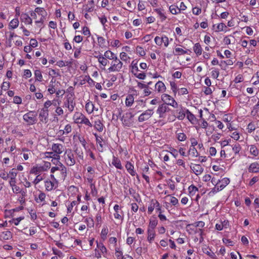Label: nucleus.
Instances as JSON below:
<instances>
[{
  "label": "nucleus",
  "instance_id": "1",
  "mask_svg": "<svg viewBox=\"0 0 259 259\" xmlns=\"http://www.w3.org/2000/svg\"><path fill=\"white\" fill-rule=\"evenodd\" d=\"M60 155H57L52 159L51 161L54 164L57 165L51 169V173L55 174L57 171H60L59 178L61 180H65L67 176L66 167L60 161Z\"/></svg>",
  "mask_w": 259,
  "mask_h": 259
},
{
  "label": "nucleus",
  "instance_id": "2",
  "mask_svg": "<svg viewBox=\"0 0 259 259\" xmlns=\"http://www.w3.org/2000/svg\"><path fill=\"white\" fill-rule=\"evenodd\" d=\"M54 174L50 175L51 179H47L45 181V187L47 191H51L56 189L58 186V182L57 178L55 177Z\"/></svg>",
  "mask_w": 259,
  "mask_h": 259
},
{
  "label": "nucleus",
  "instance_id": "3",
  "mask_svg": "<svg viewBox=\"0 0 259 259\" xmlns=\"http://www.w3.org/2000/svg\"><path fill=\"white\" fill-rule=\"evenodd\" d=\"M75 105L74 94L71 93L67 95L64 102L63 107L67 108L69 112L71 113L74 110Z\"/></svg>",
  "mask_w": 259,
  "mask_h": 259
},
{
  "label": "nucleus",
  "instance_id": "4",
  "mask_svg": "<svg viewBox=\"0 0 259 259\" xmlns=\"http://www.w3.org/2000/svg\"><path fill=\"white\" fill-rule=\"evenodd\" d=\"M73 119L76 123L84 124L90 127L92 126V124L89 119L80 112H75L73 116Z\"/></svg>",
  "mask_w": 259,
  "mask_h": 259
},
{
  "label": "nucleus",
  "instance_id": "5",
  "mask_svg": "<svg viewBox=\"0 0 259 259\" xmlns=\"http://www.w3.org/2000/svg\"><path fill=\"white\" fill-rule=\"evenodd\" d=\"M51 163L49 162H45L43 165H37L33 166L30 173L34 175H40L42 172L47 171L51 167Z\"/></svg>",
  "mask_w": 259,
  "mask_h": 259
},
{
  "label": "nucleus",
  "instance_id": "6",
  "mask_svg": "<svg viewBox=\"0 0 259 259\" xmlns=\"http://www.w3.org/2000/svg\"><path fill=\"white\" fill-rule=\"evenodd\" d=\"M112 60V61L111 62L110 66L107 69L108 72L109 73L119 72L122 68V62L118 59L117 56L114 57Z\"/></svg>",
  "mask_w": 259,
  "mask_h": 259
},
{
  "label": "nucleus",
  "instance_id": "7",
  "mask_svg": "<svg viewBox=\"0 0 259 259\" xmlns=\"http://www.w3.org/2000/svg\"><path fill=\"white\" fill-rule=\"evenodd\" d=\"M36 113L35 111H30L23 116V120L28 125H33L36 122Z\"/></svg>",
  "mask_w": 259,
  "mask_h": 259
},
{
  "label": "nucleus",
  "instance_id": "8",
  "mask_svg": "<svg viewBox=\"0 0 259 259\" xmlns=\"http://www.w3.org/2000/svg\"><path fill=\"white\" fill-rule=\"evenodd\" d=\"M65 163L68 166H73L75 163L74 155L71 150H66L64 154Z\"/></svg>",
  "mask_w": 259,
  "mask_h": 259
},
{
  "label": "nucleus",
  "instance_id": "9",
  "mask_svg": "<svg viewBox=\"0 0 259 259\" xmlns=\"http://www.w3.org/2000/svg\"><path fill=\"white\" fill-rule=\"evenodd\" d=\"M162 101L164 104L167 105L171 106L174 108L178 107V104L176 100L171 96L167 94H163L161 96Z\"/></svg>",
  "mask_w": 259,
  "mask_h": 259
},
{
  "label": "nucleus",
  "instance_id": "10",
  "mask_svg": "<svg viewBox=\"0 0 259 259\" xmlns=\"http://www.w3.org/2000/svg\"><path fill=\"white\" fill-rule=\"evenodd\" d=\"M134 115L131 112L125 113L122 117V124L125 126L130 127L134 123L133 117Z\"/></svg>",
  "mask_w": 259,
  "mask_h": 259
},
{
  "label": "nucleus",
  "instance_id": "11",
  "mask_svg": "<svg viewBox=\"0 0 259 259\" xmlns=\"http://www.w3.org/2000/svg\"><path fill=\"white\" fill-rule=\"evenodd\" d=\"M154 111L152 109H148L141 114L138 117V121L142 122L149 119L153 115Z\"/></svg>",
  "mask_w": 259,
  "mask_h": 259
},
{
  "label": "nucleus",
  "instance_id": "12",
  "mask_svg": "<svg viewBox=\"0 0 259 259\" xmlns=\"http://www.w3.org/2000/svg\"><path fill=\"white\" fill-rule=\"evenodd\" d=\"M114 212V217L115 219L122 222L124 219V212L121 209V207L118 204H115L113 207Z\"/></svg>",
  "mask_w": 259,
  "mask_h": 259
},
{
  "label": "nucleus",
  "instance_id": "13",
  "mask_svg": "<svg viewBox=\"0 0 259 259\" xmlns=\"http://www.w3.org/2000/svg\"><path fill=\"white\" fill-rule=\"evenodd\" d=\"M155 43L159 46H161L163 44L164 46L166 48L169 45V39L167 36L165 35L160 36H156L154 38Z\"/></svg>",
  "mask_w": 259,
  "mask_h": 259
},
{
  "label": "nucleus",
  "instance_id": "14",
  "mask_svg": "<svg viewBox=\"0 0 259 259\" xmlns=\"http://www.w3.org/2000/svg\"><path fill=\"white\" fill-rule=\"evenodd\" d=\"M38 117L41 122L46 123L48 121L49 110L40 109L38 110Z\"/></svg>",
  "mask_w": 259,
  "mask_h": 259
},
{
  "label": "nucleus",
  "instance_id": "15",
  "mask_svg": "<svg viewBox=\"0 0 259 259\" xmlns=\"http://www.w3.org/2000/svg\"><path fill=\"white\" fill-rule=\"evenodd\" d=\"M169 110V108L164 104H160L156 110V113L159 115V117L163 118L165 117V113Z\"/></svg>",
  "mask_w": 259,
  "mask_h": 259
},
{
  "label": "nucleus",
  "instance_id": "16",
  "mask_svg": "<svg viewBox=\"0 0 259 259\" xmlns=\"http://www.w3.org/2000/svg\"><path fill=\"white\" fill-rule=\"evenodd\" d=\"M51 149L54 153H55V155H60L64 151L65 147L64 146L61 144L54 143L52 145Z\"/></svg>",
  "mask_w": 259,
  "mask_h": 259
},
{
  "label": "nucleus",
  "instance_id": "17",
  "mask_svg": "<svg viewBox=\"0 0 259 259\" xmlns=\"http://www.w3.org/2000/svg\"><path fill=\"white\" fill-rule=\"evenodd\" d=\"M248 170L250 173H259V161L251 163L248 166Z\"/></svg>",
  "mask_w": 259,
  "mask_h": 259
},
{
  "label": "nucleus",
  "instance_id": "18",
  "mask_svg": "<svg viewBox=\"0 0 259 259\" xmlns=\"http://www.w3.org/2000/svg\"><path fill=\"white\" fill-rule=\"evenodd\" d=\"M155 91L158 93H163L166 91V88L161 81H158L155 84Z\"/></svg>",
  "mask_w": 259,
  "mask_h": 259
},
{
  "label": "nucleus",
  "instance_id": "19",
  "mask_svg": "<svg viewBox=\"0 0 259 259\" xmlns=\"http://www.w3.org/2000/svg\"><path fill=\"white\" fill-rule=\"evenodd\" d=\"M212 27L214 31L216 32L220 31L227 32L228 31L227 26L223 23L214 24Z\"/></svg>",
  "mask_w": 259,
  "mask_h": 259
},
{
  "label": "nucleus",
  "instance_id": "20",
  "mask_svg": "<svg viewBox=\"0 0 259 259\" xmlns=\"http://www.w3.org/2000/svg\"><path fill=\"white\" fill-rule=\"evenodd\" d=\"M94 135L96 137L98 151L100 152H103L105 144L103 138L101 137L98 136L96 134H95Z\"/></svg>",
  "mask_w": 259,
  "mask_h": 259
},
{
  "label": "nucleus",
  "instance_id": "21",
  "mask_svg": "<svg viewBox=\"0 0 259 259\" xmlns=\"http://www.w3.org/2000/svg\"><path fill=\"white\" fill-rule=\"evenodd\" d=\"M190 167L193 172L197 176L201 175L204 170L203 167L200 164H194Z\"/></svg>",
  "mask_w": 259,
  "mask_h": 259
},
{
  "label": "nucleus",
  "instance_id": "22",
  "mask_svg": "<svg viewBox=\"0 0 259 259\" xmlns=\"http://www.w3.org/2000/svg\"><path fill=\"white\" fill-rule=\"evenodd\" d=\"M248 150L251 155L256 157L259 155V150L255 145H250L248 146Z\"/></svg>",
  "mask_w": 259,
  "mask_h": 259
},
{
  "label": "nucleus",
  "instance_id": "23",
  "mask_svg": "<svg viewBox=\"0 0 259 259\" xmlns=\"http://www.w3.org/2000/svg\"><path fill=\"white\" fill-rule=\"evenodd\" d=\"M125 167L127 172L132 176H135L137 175L136 171L135 170L134 165L131 162L127 161Z\"/></svg>",
  "mask_w": 259,
  "mask_h": 259
},
{
  "label": "nucleus",
  "instance_id": "24",
  "mask_svg": "<svg viewBox=\"0 0 259 259\" xmlns=\"http://www.w3.org/2000/svg\"><path fill=\"white\" fill-rule=\"evenodd\" d=\"M20 20L25 24H31L32 18L27 13H22L20 15Z\"/></svg>",
  "mask_w": 259,
  "mask_h": 259
},
{
  "label": "nucleus",
  "instance_id": "25",
  "mask_svg": "<svg viewBox=\"0 0 259 259\" xmlns=\"http://www.w3.org/2000/svg\"><path fill=\"white\" fill-rule=\"evenodd\" d=\"M134 97L132 94H128L125 97V105L127 107H131L134 103Z\"/></svg>",
  "mask_w": 259,
  "mask_h": 259
},
{
  "label": "nucleus",
  "instance_id": "26",
  "mask_svg": "<svg viewBox=\"0 0 259 259\" xmlns=\"http://www.w3.org/2000/svg\"><path fill=\"white\" fill-rule=\"evenodd\" d=\"M154 11L156 12L157 14L159 19H160L161 21H165L167 17L165 14V12L162 9H156L154 10Z\"/></svg>",
  "mask_w": 259,
  "mask_h": 259
},
{
  "label": "nucleus",
  "instance_id": "27",
  "mask_svg": "<svg viewBox=\"0 0 259 259\" xmlns=\"http://www.w3.org/2000/svg\"><path fill=\"white\" fill-rule=\"evenodd\" d=\"M230 182V179L228 178H224L220 180V184L218 185L219 189L222 190L229 184Z\"/></svg>",
  "mask_w": 259,
  "mask_h": 259
},
{
  "label": "nucleus",
  "instance_id": "28",
  "mask_svg": "<svg viewBox=\"0 0 259 259\" xmlns=\"http://www.w3.org/2000/svg\"><path fill=\"white\" fill-rule=\"evenodd\" d=\"M112 164L117 169H123L120 159L114 156H113Z\"/></svg>",
  "mask_w": 259,
  "mask_h": 259
},
{
  "label": "nucleus",
  "instance_id": "29",
  "mask_svg": "<svg viewBox=\"0 0 259 259\" xmlns=\"http://www.w3.org/2000/svg\"><path fill=\"white\" fill-rule=\"evenodd\" d=\"M85 108L89 114H91L94 110H98V109L95 108L94 105L91 101H89L86 103Z\"/></svg>",
  "mask_w": 259,
  "mask_h": 259
},
{
  "label": "nucleus",
  "instance_id": "30",
  "mask_svg": "<svg viewBox=\"0 0 259 259\" xmlns=\"http://www.w3.org/2000/svg\"><path fill=\"white\" fill-rule=\"evenodd\" d=\"M193 50L197 56H199L202 54V48L199 43H196L193 46Z\"/></svg>",
  "mask_w": 259,
  "mask_h": 259
},
{
  "label": "nucleus",
  "instance_id": "31",
  "mask_svg": "<svg viewBox=\"0 0 259 259\" xmlns=\"http://www.w3.org/2000/svg\"><path fill=\"white\" fill-rule=\"evenodd\" d=\"M177 138L179 141H184L187 139L186 135L182 132V130H178L176 132Z\"/></svg>",
  "mask_w": 259,
  "mask_h": 259
},
{
  "label": "nucleus",
  "instance_id": "32",
  "mask_svg": "<svg viewBox=\"0 0 259 259\" xmlns=\"http://www.w3.org/2000/svg\"><path fill=\"white\" fill-rule=\"evenodd\" d=\"M35 11L37 13V15L39 16L40 18H42V19H46V17L47 16V12L44 8L37 7L35 9Z\"/></svg>",
  "mask_w": 259,
  "mask_h": 259
},
{
  "label": "nucleus",
  "instance_id": "33",
  "mask_svg": "<svg viewBox=\"0 0 259 259\" xmlns=\"http://www.w3.org/2000/svg\"><path fill=\"white\" fill-rule=\"evenodd\" d=\"M96 242L98 249L99 250L100 252L102 253L103 255L105 257L107 253V249L106 247L102 243H98L97 241Z\"/></svg>",
  "mask_w": 259,
  "mask_h": 259
},
{
  "label": "nucleus",
  "instance_id": "34",
  "mask_svg": "<svg viewBox=\"0 0 259 259\" xmlns=\"http://www.w3.org/2000/svg\"><path fill=\"white\" fill-rule=\"evenodd\" d=\"M96 57L98 59L99 63L104 67L106 66L109 62L107 59L104 56L99 55L98 56H96Z\"/></svg>",
  "mask_w": 259,
  "mask_h": 259
},
{
  "label": "nucleus",
  "instance_id": "35",
  "mask_svg": "<svg viewBox=\"0 0 259 259\" xmlns=\"http://www.w3.org/2000/svg\"><path fill=\"white\" fill-rule=\"evenodd\" d=\"M157 224L158 221L155 218H151L150 220L148 229H152V230H154V229L157 226Z\"/></svg>",
  "mask_w": 259,
  "mask_h": 259
},
{
  "label": "nucleus",
  "instance_id": "36",
  "mask_svg": "<svg viewBox=\"0 0 259 259\" xmlns=\"http://www.w3.org/2000/svg\"><path fill=\"white\" fill-rule=\"evenodd\" d=\"M19 20L18 18H15L12 20L9 23V28L10 29H15L19 25Z\"/></svg>",
  "mask_w": 259,
  "mask_h": 259
},
{
  "label": "nucleus",
  "instance_id": "37",
  "mask_svg": "<svg viewBox=\"0 0 259 259\" xmlns=\"http://www.w3.org/2000/svg\"><path fill=\"white\" fill-rule=\"evenodd\" d=\"M1 236L4 240H9L12 238V233L9 231H4Z\"/></svg>",
  "mask_w": 259,
  "mask_h": 259
},
{
  "label": "nucleus",
  "instance_id": "38",
  "mask_svg": "<svg viewBox=\"0 0 259 259\" xmlns=\"http://www.w3.org/2000/svg\"><path fill=\"white\" fill-rule=\"evenodd\" d=\"M155 234L154 230H152V229H148V237L147 240L150 242L151 243L154 238H155Z\"/></svg>",
  "mask_w": 259,
  "mask_h": 259
},
{
  "label": "nucleus",
  "instance_id": "39",
  "mask_svg": "<svg viewBox=\"0 0 259 259\" xmlns=\"http://www.w3.org/2000/svg\"><path fill=\"white\" fill-rule=\"evenodd\" d=\"M104 56L107 59H108L109 60H113L114 57H116L117 56L111 51L108 50L104 53Z\"/></svg>",
  "mask_w": 259,
  "mask_h": 259
},
{
  "label": "nucleus",
  "instance_id": "40",
  "mask_svg": "<svg viewBox=\"0 0 259 259\" xmlns=\"http://www.w3.org/2000/svg\"><path fill=\"white\" fill-rule=\"evenodd\" d=\"M169 12L173 15H176L180 13V10H179L178 7L176 5H172L169 7Z\"/></svg>",
  "mask_w": 259,
  "mask_h": 259
},
{
  "label": "nucleus",
  "instance_id": "41",
  "mask_svg": "<svg viewBox=\"0 0 259 259\" xmlns=\"http://www.w3.org/2000/svg\"><path fill=\"white\" fill-rule=\"evenodd\" d=\"M210 70H211V77L214 79L218 78L220 74L219 69L218 68L213 67L211 68Z\"/></svg>",
  "mask_w": 259,
  "mask_h": 259
},
{
  "label": "nucleus",
  "instance_id": "42",
  "mask_svg": "<svg viewBox=\"0 0 259 259\" xmlns=\"http://www.w3.org/2000/svg\"><path fill=\"white\" fill-rule=\"evenodd\" d=\"M72 131V127L70 124H67L65 125L64 130H60V132L62 135H67L70 133Z\"/></svg>",
  "mask_w": 259,
  "mask_h": 259
},
{
  "label": "nucleus",
  "instance_id": "43",
  "mask_svg": "<svg viewBox=\"0 0 259 259\" xmlns=\"http://www.w3.org/2000/svg\"><path fill=\"white\" fill-rule=\"evenodd\" d=\"M34 74L36 81L40 82L42 80V75L40 70H36Z\"/></svg>",
  "mask_w": 259,
  "mask_h": 259
},
{
  "label": "nucleus",
  "instance_id": "44",
  "mask_svg": "<svg viewBox=\"0 0 259 259\" xmlns=\"http://www.w3.org/2000/svg\"><path fill=\"white\" fill-rule=\"evenodd\" d=\"M185 109L182 108L177 113V117L179 120H183L186 116Z\"/></svg>",
  "mask_w": 259,
  "mask_h": 259
},
{
  "label": "nucleus",
  "instance_id": "45",
  "mask_svg": "<svg viewBox=\"0 0 259 259\" xmlns=\"http://www.w3.org/2000/svg\"><path fill=\"white\" fill-rule=\"evenodd\" d=\"M189 153L193 157H197L199 155L195 147H190Z\"/></svg>",
  "mask_w": 259,
  "mask_h": 259
},
{
  "label": "nucleus",
  "instance_id": "46",
  "mask_svg": "<svg viewBox=\"0 0 259 259\" xmlns=\"http://www.w3.org/2000/svg\"><path fill=\"white\" fill-rule=\"evenodd\" d=\"M198 191V188L194 185H191L188 188V191L190 196H194L196 192Z\"/></svg>",
  "mask_w": 259,
  "mask_h": 259
},
{
  "label": "nucleus",
  "instance_id": "47",
  "mask_svg": "<svg viewBox=\"0 0 259 259\" xmlns=\"http://www.w3.org/2000/svg\"><path fill=\"white\" fill-rule=\"evenodd\" d=\"M232 149L235 155L238 154L241 149V146L239 144H236L232 146Z\"/></svg>",
  "mask_w": 259,
  "mask_h": 259
},
{
  "label": "nucleus",
  "instance_id": "48",
  "mask_svg": "<svg viewBox=\"0 0 259 259\" xmlns=\"http://www.w3.org/2000/svg\"><path fill=\"white\" fill-rule=\"evenodd\" d=\"M136 53L140 56L143 57L146 55V52L144 49L141 46H137L136 47Z\"/></svg>",
  "mask_w": 259,
  "mask_h": 259
},
{
  "label": "nucleus",
  "instance_id": "49",
  "mask_svg": "<svg viewBox=\"0 0 259 259\" xmlns=\"http://www.w3.org/2000/svg\"><path fill=\"white\" fill-rule=\"evenodd\" d=\"M109 232L107 226H104L101 232V236L103 239H105Z\"/></svg>",
  "mask_w": 259,
  "mask_h": 259
},
{
  "label": "nucleus",
  "instance_id": "50",
  "mask_svg": "<svg viewBox=\"0 0 259 259\" xmlns=\"http://www.w3.org/2000/svg\"><path fill=\"white\" fill-rule=\"evenodd\" d=\"M84 222H85L87 223V226L91 228V227H94V221L92 218L90 217V218H85V219L84 220Z\"/></svg>",
  "mask_w": 259,
  "mask_h": 259
},
{
  "label": "nucleus",
  "instance_id": "51",
  "mask_svg": "<svg viewBox=\"0 0 259 259\" xmlns=\"http://www.w3.org/2000/svg\"><path fill=\"white\" fill-rule=\"evenodd\" d=\"M135 61L134 60L132 61L131 63V67H132V72L133 74L135 73L136 72L139 71L138 67L137 65V62H135Z\"/></svg>",
  "mask_w": 259,
  "mask_h": 259
},
{
  "label": "nucleus",
  "instance_id": "52",
  "mask_svg": "<svg viewBox=\"0 0 259 259\" xmlns=\"http://www.w3.org/2000/svg\"><path fill=\"white\" fill-rule=\"evenodd\" d=\"M115 255L117 259H123V256L121 250L119 248L116 247L115 249Z\"/></svg>",
  "mask_w": 259,
  "mask_h": 259
},
{
  "label": "nucleus",
  "instance_id": "53",
  "mask_svg": "<svg viewBox=\"0 0 259 259\" xmlns=\"http://www.w3.org/2000/svg\"><path fill=\"white\" fill-rule=\"evenodd\" d=\"M174 53L176 55H181L187 54V51L180 48H176Z\"/></svg>",
  "mask_w": 259,
  "mask_h": 259
},
{
  "label": "nucleus",
  "instance_id": "54",
  "mask_svg": "<svg viewBox=\"0 0 259 259\" xmlns=\"http://www.w3.org/2000/svg\"><path fill=\"white\" fill-rule=\"evenodd\" d=\"M155 200H152L151 201L150 204H149L148 207V212L149 214H151L153 210L154 209L155 207V203L154 202V201H155Z\"/></svg>",
  "mask_w": 259,
  "mask_h": 259
},
{
  "label": "nucleus",
  "instance_id": "55",
  "mask_svg": "<svg viewBox=\"0 0 259 259\" xmlns=\"http://www.w3.org/2000/svg\"><path fill=\"white\" fill-rule=\"evenodd\" d=\"M186 112L187 113V118L190 122H192L195 119L194 114H192L189 110L186 109Z\"/></svg>",
  "mask_w": 259,
  "mask_h": 259
},
{
  "label": "nucleus",
  "instance_id": "56",
  "mask_svg": "<svg viewBox=\"0 0 259 259\" xmlns=\"http://www.w3.org/2000/svg\"><path fill=\"white\" fill-rule=\"evenodd\" d=\"M36 178L34 179L32 183L34 185L38 184L40 182L44 180V176L41 175H36Z\"/></svg>",
  "mask_w": 259,
  "mask_h": 259
},
{
  "label": "nucleus",
  "instance_id": "57",
  "mask_svg": "<svg viewBox=\"0 0 259 259\" xmlns=\"http://www.w3.org/2000/svg\"><path fill=\"white\" fill-rule=\"evenodd\" d=\"M9 178H14L16 179V177L17 175V172L16 171V169L14 168H12L9 171Z\"/></svg>",
  "mask_w": 259,
  "mask_h": 259
},
{
  "label": "nucleus",
  "instance_id": "58",
  "mask_svg": "<svg viewBox=\"0 0 259 259\" xmlns=\"http://www.w3.org/2000/svg\"><path fill=\"white\" fill-rule=\"evenodd\" d=\"M23 219H24V217H19V218H17L13 219L9 222L10 223H12L15 225L17 226V225H19V224L20 222V221H22Z\"/></svg>",
  "mask_w": 259,
  "mask_h": 259
},
{
  "label": "nucleus",
  "instance_id": "59",
  "mask_svg": "<svg viewBox=\"0 0 259 259\" xmlns=\"http://www.w3.org/2000/svg\"><path fill=\"white\" fill-rule=\"evenodd\" d=\"M203 91L205 95H210L212 93L213 90L208 87H204Z\"/></svg>",
  "mask_w": 259,
  "mask_h": 259
},
{
  "label": "nucleus",
  "instance_id": "60",
  "mask_svg": "<svg viewBox=\"0 0 259 259\" xmlns=\"http://www.w3.org/2000/svg\"><path fill=\"white\" fill-rule=\"evenodd\" d=\"M0 177L4 180L7 181L9 179V174L5 170H1L0 172Z\"/></svg>",
  "mask_w": 259,
  "mask_h": 259
},
{
  "label": "nucleus",
  "instance_id": "61",
  "mask_svg": "<svg viewBox=\"0 0 259 259\" xmlns=\"http://www.w3.org/2000/svg\"><path fill=\"white\" fill-rule=\"evenodd\" d=\"M188 94V91L186 88H180L178 90V95L182 96Z\"/></svg>",
  "mask_w": 259,
  "mask_h": 259
},
{
  "label": "nucleus",
  "instance_id": "62",
  "mask_svg": "<svg viewBox=\"0 0 259 259\" xmlns=\"http://www.w3.org/2000/svg\"><path fill=\"white\" fill-rule=\"evenodd\" d=\"M120 59L124 61H127L130 59V57L127 55L125 52H121L119 55Z\"/></svg>",
  "mask_w": 259,
  "mask_h": 259
},
{
  "label": "nucleus",
  "instance_id": "63",
  "mask_svg": "<svg viewBox=\"0 0 259 259\" xmlns=\"http://www.w3.org/2000/svg\"><path fill=\"white\" fill-rule=\"evenodd\" d=\"M221 191L219 189V187L218 186H215L208 193V195L210 196L214 195L218 192Z\"/></svg>",
  "mask_w": 259,
  "mask_h": 259
},
{
  "label": "nucleus",
  "instance_id": "64",
  "mask_svg": "<svg viewBox=\"0 0 259 259\" xmlns=\"http://www.w3.org/2000/svg\"><path fill=\"white\" fill-rule=\"evenodd\" d=\"M134 75L138 78L140 79H145L146 75L145 73H138V72H136L134 73Z\"/></svg>",
  "mask_w": 259,
  "mask_h": 259
}]
</instances>
